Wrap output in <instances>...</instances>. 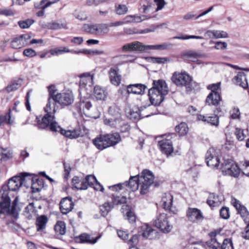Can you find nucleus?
Segmentation results:
<instances>
[{
    "mask_svg": "<svg viewBox=\"0 0 249 249\" xmlns=\"http://www.w3.org/2000/svg\"><path fill=\"white\" fill-rule=\"evenodd\" d=\"M74 50H70L67 47H62L60 48H56L50 50V53L52 55H58L66 53H73Z\"/></svg>",
    "mask_w": 249,
    "mask_h": 249,
    "instance_id": "obj_41",
    "label": "nucleus"
},
{
    "mask_svg": "<svg viewBox=\"0 0 249 249\" xmlns=\"http://www.w3.org/2000/svg\"><path fill=\"white\" fill-rule=\"evenodd\" d=\"M63 165L64 168V178L67 179L71 171V168L70 164L65 162H63Z\"/></svg>",
    "mask_w": 249,
    "mask_h": 249,
    "instance_id": "obj_63",
    "label": "nucleus"
},
{
    "mask_svg": "<svg viewBox=\"0 0 249 249\" xmlns=\"http://www.w3.org/2000/svg\"><path fill=\"white\" fill-rule=\"evenodd\" d=\"M235 134L236 138L240 141L244 140L247 136L246 134L244 133L243 129L238 127L235 128Z\"/></svg>",
    "mask_w": 249,
    "mask_h": 249,
    "instance_id": "obj_58",
    "label": "nucleus"
},
{
    "mask_svg": "<svg viewBox=\"0 0 249 249\" xmlns=\"http://www.w3.org/2000/svg\"><path fill=\"white\" fill-rule=\"evenodd\" d=\"M101 237V235L96 237L95 238H91L89 235L87 233H83L79 235L78 238L82 243H88L91 244H95L98 239Z\"/></svg>",
    "mask_w": 249,
    "mask_h": 249,
    "instance_id": "obj_40",
    "label": "nucleus"
},
{
    "mask_svg": "<svg viewBox=\"0 0 249 249\" xmlns=\"http://www.w3.org/2000/svg\"><path fill=\"white\" fill-rule=\"evenodd\" d=\"M124 185L128 186L132 191H135L138 188L140 189L139 178L138 176H133L130 178L128 181L123 183Z\"/></svg>",
    "mask_w": 249,
    "mask_h": 249,
    "instance_id": "obj_30",
    "label": "nucleus"
},
{
    "mask_svg": "<svg viewBox=\"0 0 249 249\" xmlns=\"http://www.w3.org/2000/svg\"><path fill=\"white\" fill-rule=\"evenodd\" d=\"M21 175L22 177L15 176L9 179L7 185L3 186L0 192L3 193V191H7L8 192L7 188L12 191L18 190L26 180V177L29 175V173H23Z\"/></svg>",
    "mask_w": 249,
    "mask_h": 249,
    "instance_id": "obj_9",
    "label": "nucleus"
},
{
    "mask_svg": "<svg viewBox=\"0 0 249 249\" xmlns=\"http://www.w3.org/2000/svg\"><path fill=\"white\" fill-rule=\"evenodd\" d=\"M59 0H53L52 1H47V0H42L40 3V8L42 9V10L39 11L36 13V15L38 17L43 16L44 14V10L46 8L48 7L50 5L53 4L59 1Z\"/></svg>",
    "mask_w": 249,
    "mask_h": 249,
    "instance_id": "obj_39",
    "label": "nucleus"
},
{
    "mask_svg": "<svg viewBox=\"0 0 249 249\" xmlns=\"http://www.w3.org/2000/svg\"><path fill=\"white\" fill-rule=\"evenodd\" d=\"M109 31V28L107 24H95L96 36H104L107 34Z\"/></svg>",
    "mask_w": 249,
    "mask_h": 249,
    "instance_id": "obj_34",
    "label": "nucleus"
},
{
    "mask_svg": "<svg viewBox=\"0 0 249 249\" xmlns=\"http://www.w3.org/2000/svg\"><path fill=\"white\" fill-rule=\"evenodd\" d=\"M82 29L85 32L95 35V24H85Z\"/></svg>",
    "mask_w": 249,
    "mask_h": 249,
    "instance_id": "obj_51",
    "label": "nucleus"
},
{
    "mask_svg": "<svg viewBox=\"0 0 249 249\" xmlns=\"http://www.w3.org/2000/svg\"><path fill=\"white\" fill-rule=\"evenodd\" d=\"M111 209V205L108 202L105 203L100 207L101 213L104 216H106L110 211Z\"/></svg>",
    "mask_w": 249,
    "mask_h": 249,
    "instance_id": "obj_49",
    "label": "nucleus"
},
{
    "mask_svg": "<svg viewBox=\"0 0 249 249\" xmlns=\"http://www.w3.org/2000/svg\"><path fill=\"white\" fill-rule=\"evenodd\" d=\"M49 94L48 99H55V97L57 96L55 92L57 91V89L54 85H51L47 87Z\"/></svg>",
    "mask_w": 249,
    "mask_h": 249,
    "instance_id": "obj_47",
    "label": "nucleus"
},
{
    "mask_svg": "<svg viewBox=\"0 0 249 249\" xmlns=\"http://www.w3.org/2000/svg\"><path fill=\"white\" fill-rule=\"evenodd\" d=\"M48 222V218L45 215H41L36 219V226L37 231L39 232L43 231L46 228V224Z\"/></svg>",
    "mask_w": 249,
    "mask_h": 249,
    "instance_id": "obj_37",
    "label": "nucleus"
},
{
    "mask_svg": "<svg viewBox=\"0 0 249 249\" xmlns=\"http://www.w3.org/2000/svg\"><path fill=\"white\" fill-rule=\"evenodd\" d=\"M80 109H82L84 113L85 111H90V109L92 108L91 103L88 100L81 101L79 104Z\"/></svg>",
    "mask_w": 249,
    "mask_h": 249,
    "instance_id": "obj_48",
    "label": "nucleus"
},
{
    "mask_svg": "<svg viewBox=\"0 0 249 249\" xmlns=\"http://www.w3.org/2000/svg\"><path fill=\"white\" fill-rule=\"evenodd\" d=\"M172 80L177 86L185 87L188 91L192 90L193 89L192 78L186 72H174Z\"/></svg>",
    "mask_w": 249,
    "mask_h": 249,
    "instance_id": "obj_7",
    "label": "nucleus"
},
{
    "mask_svg": "<svg viewBox=\"0 0 249 249\" xmlns=\"http://www.w3.org/2000/svg\"><path fill=\"white\" fill-rule=\"evenodd\" d=\"M173 39L187 40L189 39H202L203 37L201 36H197L194 35H180L178 36H175L173 37Z\"/></svg>",
    "mask_w": 249,
    "mask_h": 249,
    "instance_id": "obj_46",
    "label": "nucleus"
},
{
    "mask_svg": "<svg viewBox=\"0 0 249 249\" xmlns=\"http://www.w3.org/2000/svg\"><path fill=\"white\" fill-rule=\"evenodd\" d=\"M205 36L210 38H223L228 37V33L224 31L208 30L205 33Z\"/></svg>",
    "mask_w": 249,
    "mask_h": 249,
    "instance_id": "obj_25",
    "label": "nucleus"
},
{
    "mask_svg": "<svg viewBox=\"0 0 249 249\" xmlns=\"http://www.w3.org/2000/svg\"><path fill=\"white\" fill-rule=\"evenodd\" d=\"M84 181L87 182L88 188L89 186H93L97 180L94 176L88 175L84 178Z\"/></svg>",
    "mask_w": 249,
    "mask_h": 249,
    "instance_id": "obj_59",
    "label": "nucleus"
},
{
    "mask_svg": "<svg viewBox=\"0 0 249 249\" xmlns=\"http://www.w3.org/2000/svg\"><path fill=\"white\" fill-rule=\"evenodd\" d=\"M145 45L139 41H134L133 42L125 44L122 47L123 51H137L140 52H145Z\"/></svg>",
    "mask_w": 249,
    "mask_h": 249,
    "instance_id": "obj_17",
    "label": "nucleus"
},
{
    "mask_svg": "<svg viewBox=\"0 0 249 249\" xmlns=\"http://www.w3.org/2000/svg\"><path fill=\"white\" fill-rule=\"evenodd\" d=\"M220 217L223 219H227L230 217L229 209L226 207H223L220 210Z\"/></svg>",
    "mask_w": 249,
    "mask_h": 249,
    "instance_id": "obj_60",
    "label": "nucleus"
},
{
    "mask_svg": "<svg viewBox=\"0 0 249 249\" xmlns=\"http://www.w3.org/2000/svg\"><path fill=\"white\" fill-rule=\"evenodd\" d=\"M221 82L210 84L207 86V89L211 90V93H219L221 88Z\"/></svg>",
    "mask_w": 249,
    "mask_h": 249,
    "instance_id": "obj_53",
    "label": "nucleus"
},
{
    "mask_svg": "<svg viewBox=\"0 0 249 249\" xmlns=\"http://www.w3.org/2000/svg\"><path fill=\"white\" fill-rule=\"evenodd\" d=\"M56 104L57 102L53 99H48L47 104L44 107V111L46 114L41 121L38 120L36 116H32L35 119L37 123L36 125L39 128L45 129L49 126L51 131L61 130L60 126L55 120V114L57 108Z\"/></svg>",
    "mask_w": 249,
    "mask_h": 249,
    "instance_id": "obj_1",
    "label": "nucleus"
},
{
    "mask_svg": "<svg viewBox=\"0 0 249 249\" xmlns=\"http://www.w3.org/2000/svg\"><path fill=\"white\" fill-rule=\"evenodd\" d=\"M142 109L137 108L130 109L127 112V116L131 120H138L143 117H147L150 115H145L142 113Z\"/></svg>",
    "mask_w": 249,
    "mask_h": 249,
    "instance_id": "obj_27",
    "label": "nucleus"
},
{
    "mask_svg": "<svg viewBox=\"0 0 249 249\" xmlns=\"http://www.w3.org/2000/svg\"><path fill=\"white\" fill-rule=\"evenodd\" d=\"M109 78L111 83L115 86H119L121 81V75L118 73V70L111 68L109 72Z\"/></svg>",
    "mask_w": 249,
    "mask_h": 249,
    "instance_id": "obj_32",
    "label": "nucleus"
},
{
    "mask_svg": "<svg viewBox=\"0 0 249 249\" xmlns=\"http://www.w3.org/2000/svg\"><path fill=\"white\" fill-rule=\"evenodd\" d=\"M85 115L91 118L97 119L100 116V112L97 108H92L90 111H85Z\"/></svg>",
    "mask_w": 249,
    "mask_h": 249,
    "instance_id": "obj_50",
    "label": "nucleus"
},
{
    "mask_svg": "<svg viewBox=\"0 0 249 249\" xmlns=\"http://www.w3.org/2000/svg\"><path fill=\"white\" fill-rule=\"evenodd\" d=\"M154 225L164 233L170 232L173 228L172 225L169 223L167 215L164 213L157 216L154 221Z\"/></svg>",
    "mask_w": 249,
    "mask_h": 249,
    "instance_id": "obj_11",
    "label": "nucleus"
},
{
    "mask_svg": "<svg viewBox=\"0 0 249 249\" xmlns=\"http://www.w3.org/2000/svg\"><path fill=\"white\" fill-rule=\"evenodd\" d=\"M74 203L71 198L65 197L60 203V209L63 214H67L73 209Z\"/></svg>",
    "mask_w": 249,
    "mask_h": 249,
    "instance_id": "obj_21",
    "label": "nucleus"
},
{
    "mask_svg": "<svg viewBox=\"0 0 249 249\" xmlns=\"http://www.w3.org/2000/svg\"><path fill=\"white\" fill-rule=\"evenodd\" d=\"M232 205L236 208L240 213L241 217L244 222H249V213L247 208L241 205L240 201L235 198H232L231 201Z\"/></svg>",
    "mask_w": 249,
    "mask_h": 249,
    "instance_id": "obj_14",
    "label": "nucleus"
},
{
    "mask_svg": "<svg viewBox=\"0 0 249 249\" xmlns=\"http://www.w3.org/2000/svg\"><path fill=\"white\" fill-rule=\"evenodd\" d=\"M140 184V193L142 195L147 194L149 188L153 184L154 176L153 173L148 170H143L140 176H139Z\"/></svg>",
    "mask_w": 249,
    "mask_h": 249,
    "instance_id": "obj_8",
    "label": "nucleus"
},
{
    "mask_svg": "<svg viewBox=\"0 0 249 249\" xmlns=\"http://www.w3.org/2000/svg\"><path fill=\"white\" fill-rule=\"evenodd\" d=\"M220 100L219 93H210L207 96L206 102L209 105H217Z\"/></svg>",
    "mask_w": 249,
    "mask_h": 249,
    "instance_id": "obj_35",
    "label": "nucleus"
},
{
    "mask_svg": "<svg viewBox=\"0 0 249 249\" xmlns=\"http://www.w3.org/2000/svg\"><path fill=\"white\" fill-rule=\"evenodd\" d=\"M121 140L118 133L100 135L93 140V143L99 149L103 150L109 146H113Z\"/></svg>",
    "mask_w": 249,
    "mask_h": 249,
    "instance_id": "obj_6",
    "label": "nucleus"
},
{
    "mask_svg": "<svg viewBox=\"0 0 249 249\" xmlns=\"http://www.w3.org/2000/svg\"><path fill=\"white\" fill-rule=\"evenodd\" d=\"M34 22V20L31 19H27L23 21H19L18 25L22 29L28 28Z\"/></svg>",
    "mask_w": 249,
    "mask_h": 249,
    "instance_id": "obj_56",
    "label": "nucleus"
},
{
    "mask_svg": "<svg viewBox=\"0 0 249 249\" xmlns=\"http://www.w3.org/2000/svg\"><path fill=\"white\" fill-rule=\"evenodd\" d=\"M173 200V196L169 193H165L162 197L161 202L165 210H168L170 212L176 214L177 210L172 207Z\"/></svg>",
    "mask_w": 249,
    "mask_h": 249,
    "instance_id": "obj_15",
    "label": "nucleus"
},
{
    "mask_svg": "<svg viewBox=\"0 0 249 249\" xmlns=\"http://www.w3.org/2000/svg\"><path fill=\"white\" fill-rule=\"evenodd\" d=\"M36 207L34 206L33 202L30 203L25 208L24 212L31 215L32 213H34L35 211Z\"/></svg>",
    "mask_w": 249,
    "mask_h": 249,
    "instance_id": "obj_64",
    "label": "nucleus"
},
{
    "mask_svg": "<svg viewBox=\"0 0 249 249\" xmlns=\"http://www.w3.org/2000/svg\"><path fill=\"white\" fill-rule=\"evenodd\" d=\"M197 119L199 121L207 122L211 125L215 126H217L219 123V117L216 115H214L213 116H205L203 115L199 114L197 115Z\"/></svg>",
    "mask_w": 249,
    "mask_h": 249,
    "instance_id": "obj_26",
    "label": "nucleus"
},
{
    "mask_svg": "<svg viewBox=\"0 0 249 249\" xmlns=\"http://www.w3.org/2000/svg\"><path fill=\"white\" fill-rule=\"evenodd\" d=\"M115 11L117 15H124L127 12L128 8L125 5L118 4L115 6Z\"/></svg>",
    "mask_w": 249,
    "mask_h": 249,
    "instance_id": "obj_52",
    "label": "nucleus"
},
{
    "mask_svg": "<svg viewBox=\"0 0 249 249\" xmlns=\"http://www.w3.org/2000/svg\"><path fill=\"white\" fill-rule=\"evenodd\" d=\"M11 46L14 49H18L23 47V42H21L20 38L17 37L14 39L11 42Z\"/></svg>",
    "mask_w": 249,
    "mask_h": 249,
    "instance_id": "obj_54",
    "label": "nucleus"
},
{
    "mask_svg": "<svg viewBox=\"0 0 249 249\" xmlns=\"http://www.w3.org/2000/svg\"><path fill=\"white\" fill-rule=\"evenodd\" d=\"M72 187L77 190H86L87 189V182L84 181V178H80L75 176L72 179Z\"/></svg>",
    "mask_w": 249,
    "mask_h": 249,
    "instance_id": "obj_29",
    "label": "nucleus"
},
{
    "mask_svg": "<svg viewBox=\"0 0 249 249\" xmlns=\"http://www.w3.org/2000/svg\"><path fill=\"white\" fill-rule=\"evenodd\" d=\"M11 113V109H9L5 115H0V127L5 124L9 125H12L14 124V120L12 118Z\"/></svg>",
    "mask_w": 249,
    "mask_h": 249,
    "instance_id": "obj_38",
    "label": "nucleus"
},
{
    "mask_svg": "<svg viewBox=\"0 0 249 249\" xmlns=\"http://www.w3.org/2000/svg\"><path fill=\"white\" fill-rule=\"evenodd\" d=\"M173 45L170 43H164L155 45H145V52L149 50H164L171 48Z\"/></svg>",
    "mask_w": 249,
    "mask_h": 249,
    "instance_id": "obj_36",
    "label": "nucleus"
},
{
    "mask_svg": "<svg viewBox=\"0 0 249 249\" xmlns=\"http://www.w3.org/2000/svg\"><path fill=\"white\" fill-rule=\"evenodd\" d=\"M181 56L183 58L189 59L192 61H195V60L197 58H203L206 57V55L205 54L201 53L200 52H196L193 51H188L182 53Z\"/></svg>",
    "mask_w": 249,
    "mask_h": 249,
    "instance_id": "obj_31",
    "label": "nucleus"
},
{
    "mask_svg": "<svg viewBox=\"0 0 249 249\" xmlns=\"http://www.w3.org/2000/svg\"><path fill=\"white\" fill-rule=\"evenodd\" d=\"M12 154L10 149L9 148H4L0 147V160H7L9 159Z\"/></svg>",
    "mask_w": 249,
    "mask_h": 249,
    "instance_id": "obj_45",
    "label": "nucleus"
},
{
    "mask_svg": "<svg viewBox=\"0 0 249 249\" xmlns=\"http://www.w3.org/2000/svg\"><path fill=\"white\" fill-rule=\"evenodd\" d=\"M206 162L208 166L212 168L217 167L220 163V159L218 156V150L211 147L206 154Z\"/></svg>",
    "mask_w": 249,
    "mask_h": 249,
    "instance_id": "obj_12",
    "label": "nucleus"
},
{
    "mask_svg": "<svg viewBox=\"0 0 249 249\" xmlns=\"http://www.w3.org/2000/svg\"><path fill=\"white\" fill-rule=\"evenodd\" d=\"M188 130V127L185 123H181L176 127V132L181 136L186 135Z\"/></svg>",
    "mask_w": 249,
    "mask_h": 249,
    "instance_id": "obj_44",
    "label": "nucleus"
},
{
    "mask_svg": "<svg viewBox=\"0 0 249 249\" xmlns=\"http://www.w3.org/2000/svg\"><path fill=\"white\" fill-rule=\"evenodd\" d=\"M113 205L123 204L126 203V197L125 196H114L112 198Z\"/></svg>",
    "mask_w": 249,
    "mask_h": 249,
    "instance_id": "obj_55",
    "label": "nucleus"
},
{
    "mask_svg": "<svg viewBox=\"0 0 249 249\" xmlns=\"http://www.w3.org/2000/svg\"><path fill=\"white\" fill-rule=\"evenodd\" d=\"M73 16L76 18L80 20H85L87 19L88 18L86 14L84 12L77 10L74 12Z\"/></svg>",
    "mask_w": 249,
    "mask_h": 249,
    "instance_id": "obj_61",
    "label": "nucleus"
},
{
    "mask_svg": "<svg viewBox=\"0 0 249 249\" xmlns=\"http://www.w3.org/2000/svg\"><path fill=\"white\" fill-rule=\"evenodd\" d=\"M233 82L246 89L248 87L246 75L243 72H239L232 79Z\"/></svg>",
    "mask_w": 249,
    "mask_h": 249,
    "instance_id": "obj_24",
    "label": "nucleus"
},
{
    "mask_svg": "<svg viewBox=\"0 0 249 249\" xmlns=\"http://www.w3.org/2000/svg\"><path fill=\"white\" fill-rule=\"evenodd\" d=\"M207 202L210 206L215 207L220 204V200L217 196L212 193L209 195Z\"/></svg>",
    "mask_w": 249,
    "mask_h": 249,
    "instance_id": "obj_43",
    "label": "nucleus"
},
{
    "mask_svg": "<svg viewBox=\"0 0 249 249\" xmlns=\"http://www.w3.org/2000/svg\"><path fill=\"white\" fill-rule=\"evenodd\" d=\"M152 62L157 64H165L170 62L171 60L167 57H155L151 58Z\"/></svg>",
    "mask_w": 249,
    "mask_h": 249,
    "instance_id": "obj_57",
    "label": "nucleus"
},
{
    "mask_svg": "<svg viewBox=\"0 0 249 249\" xmlns=\"http://www.w3.org/2000/svg\"><path fill=\"white\" fill-rule=\"evenodd\" d=\"M93 93L98 100H105L107 96V91L99 86H96L94 87Z\"/></svg>",
    "mask_w": 249,
    "mask_h": 249,
    "instance_id": "obj_33",
    "label": "nucleus"
},
{
    "mask_svg": "<svg viewBox=\"0 0 249 249\" xmlns=\"http://www.w3.org/2000/svg\"><path fill=\"white\" fill-rule=\"evenodd\" d=\"M220 231V230H216L209 233L210 239L206 242L207 246L212 249H234L231 239H225L221 245Z\"/></svg>",
    "mask_w": 249,
    "mask_h": 249,
    "instance_id": "obj_4",
    "label": "nucleus"
},
{
    "mask_svg": "<svg viewBox=\"0 0 249 249\" xmlns=\"http://www.w3.org/2000/svg\"><path fill=\"white\" fill-rule=\"evenodd\" d=\"M54 230L57 235L65 234L66 231L65 222L62 221L57 222L54 226Z\"/></svg>",
    "mask_w": 249,
    "mask_h": 249,
    "instance_id": "obj_42",
    "label": "nucleus"
},
{
    "mask_svg": "<svg viewBox=\"0 0 249 249\" xmlns=\"http://www.w3.org/2000/svg\"><path fill=\"white\" fill-rule=\"evenodd\" d=\"M147 87L142 84H130L126 87L127 93L128 94H142L144 93Z\"/></svg>",
    "mask_w": 249,
    "mask_h": 249,
    "instance_id": "obj_20",
    "label": "nucleus"
},
{
    "mask_svg": "<svg viewBox=\"0 0 249 249\" xmlns=\"http://www.w3.org/2000/svg\"><path fill=\"white\" fill-rule=\"evenodd\" d=\"M21 42H23V46L24 47L30 44V39L31 36L28 34H24L21 35L19 37Z\"/></svg>",
    "mask_w": 249,
    "mask_h": 249,
    "instance_id": "obj_62",
    "label": "nucleus"
},
{
    "mask_svg": "<svg viewBox=\"0 0 249 249\" xmlns=\"http://www.w3.org/2000/svg\"><path fill=\"white\" fill-rule=\"evenodd\" d=\"M60 130H53L54 132H58L63 135L65 136L66 137L70 138V139H75L79 137L81 134V130L79 129H74L72 130H65L62 129L60 127Z\"/></svg>",
    "mask_w": 249,
    "mask_h": 249,
    "instance_id": "obj_28",
    "label": "nucleus"
},
{
    "mask_svg": "<svg viewBox=\"0 0 249 249\" xmlns=\"http://www.w3.org/2000/svg\"><path fill=\"white\" fill-rule=\"evenodd\" d=\"M26 180H30L31 182V188L33 193L38 192L42 187V182L39 180L36 176H33L32 174H29L26 177Z\"/></svg>",
    "mask_w": 249,
    "mask_h": 249,
    "instance_id": "obj_23",
    "label": "nucleus"
},
{
    "mask_svg": "<svg viewBox=\"0 0 249 249\" xmlns=\"http://www.w3.org/2000/svg\"><path fill=\"white\" fill-rule=\"evenodd\" d=\"M158 145L162 153L167 156L173 152L172 142L169 139L162 140L159 142Z\"/></svg>",
    "mask_w": 249,
    "mask_h": 249,
    "instance_id": "obj_19",
    "label": "nucleus"
},
{
    "mask_svg": "<svg viewBox=\"0 0 249 249\" xmlns=\"http://www.w3.org/2000/svg\"><path fill=\"white\" fill-rule=\"evenodd\" d=\"M94 74L93 72H85L79 75L80 78V86L88 85L91 87L93 85V79Z\"/></svg>",
    "mask_w": 249,
    "mask_h": 249,
    "instance_id": "obj_22",
    "label": "nucleus"
},
{
    "mask_svg": "<svg viewBox=\"0 0 249 249\" xmlns=\"http://www.w3.org/2000/svg\"><path fill=\"white\" fill-rule=\"evenodd\" d=\"M168 93V87L164 81L154 80L153 87L148 91V96L151 104L156 106L160 105Z\"/></svg>",
    "mask_w": 249,
    "mask_h": 249,
    "instance_id": "obj_2",
    "label": "nucleus"
},
{
    "mask_svg": "<svg viewBox=\"0 0 249 249\" xmlns=\"http://www.w3.org/2000/svg\"><path fill=\"white\" fill-rule=\"evenodd\" d=\"M139 232L143 238L148 239L155 238L157 233L155 230L146 223L141 226Z\"/></svg>",
    "mask_w": 249,
    "mask_h": 249,
    "instance_id": "obj_16",
    "label": "nucleus"
},
{
    "mask_svg": "<svg viewBox=\"0 0 249 249\" xmlns=\"http://www.w3.org/2000/svg\"><path fill=\"white\" fill-rule=\"evenodd\" d=\"M54 100L62 106H67L73 102L74 96L71 91H64L57 93Z\"/></svg>",
    "mask_w": 249,
    "mask_h": 249,
    "instance_id": "obj_13",
    "label": "nucleus"
},
{
    "mask_svg": "<svg viewBox=\"0 0 249 249\" xmlns=\"http://www.w3.org/2000/svg\"><path fill=\"white\" fill-rule=\"evenodd\" d=\"M18 199L16 197L10 208V198L7 191L0 192V214L2 213L13 215L17 218L20 209L18 205Z\"/></svg>",
    "mask_w": 249,
    "mask_h": 249,
    "instance_id": "obj_3",
    "label": "nucleus"
},
{
    "mask_svg": "<svg viewBox=\"0 0 249 249\" xmlns=\"http://www.w3.org/2000/svg\"><path fill=\"white\" fill-rule=\"evenodd\" d=\"M187 216L189 220L192 222H197L203 218L202 213L196 208H189L187 212Z\"/></svg>",
    "mask_w": 249,
    "mask_h": 249,
    "instance_id": "obj_18",
    "label": "nucleus"
},
{
    "mask_svg": "<svg viewBox=\"0 0 249 249\" xmlns=\"http://www.w3.org/2000/svg\"><path fill=\"white\" fill-rule=\"evenodd\" d=\"M108 111L111 117L104 119L105 124L113 128H120L121 131L123 132L129 129V126L127 124H125L124 122L122 120L118 108L110 107Z\"/></svg>",
    "mask_w": 249,
    "mask_h": 249,
    "instance_id": "obj_5",
    "label": "nucleus"
},
{
    "mask_svg": "<svg viewBox=\"0 0 249 249\" xmlns=\"http://www.w3.org/2000/svg\"><path fill=\"white\" fill-rule=\"evenodd\" d=\"M222 172L226 175L237 177L240 173V169L231 159H225L221 164Z\"/></svg>",
    "mask_w": 249,
    "mask_h": 249,
    "instance_id": "obj_10",
    "label": "nucleus"
}]
</instances>
